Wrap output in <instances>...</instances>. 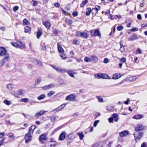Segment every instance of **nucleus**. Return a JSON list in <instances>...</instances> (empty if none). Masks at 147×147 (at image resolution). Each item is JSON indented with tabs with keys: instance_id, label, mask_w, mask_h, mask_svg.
I'll list each match as a JSON object with an SVG mask.
<instances>
[{
	"instance_id": "nucleus-1",
	"label": "nucleus",
	"mask_w": 147,
	"mask_h": 147,
	"mask_svg": "<svg viewBox=\"0 0 147 147\" xmlns=\"http://www.w3.org/2000/svg\"><path fill=\"white\" fill-rule=\"evenodd\" d=\"M24 92V90L20 89L18 92L12 91L11 94L16 97L20 98V96L22 95Z\"/></svg>"
},
{
	"instance_id": "nucleus-2",
	"label": "nucleus",
	"mask_w": 147,
	"mask_h": 147,
	"mask_svg": "<svg viewBox=\"0 0 147 147\" xmlns=\"http://www.w3.org/2000/svg\"><path fill=\"white\" fill-rule=\"evenodd\" d=\"M95 77L98 79L100 78L102 79H110L108 75L106 74H98L94 75Z\"/></svg>"
},
{
	"instance_id": "nucleus-3",
	"label": "nucleus",
	"mask_w": 147,
	"mask_h": 147,
	"mask_svg": "<svg viewBox=\"0 0 147 147\" xmlns=\"http://www.w3.org/2000/svg\"><path fill=\"white\" fill-rule=\"evenodd\" d=\"M144 133L142 132H136L134 134L135 137V140L136 141H137L140 140L142 136Z\"/></svg>"
},
{
	"instance_id": "nucleus-4",
	"label": "nucleus",
	"mask_w": 147,
	"mask_h": 147,
	"mask_svg": "<svg viewBox=\"0 0 147 147\" xmlns=\"http://www.w3.org/2000/svg\"><path fill=\"white\" fill-rule=\"evenodd\" d=\"M50 66L58 72L64 73L67 72V71L65 69H61L59 67H57L56 66L52 65H51Z\"/></svg>"
},
{
	"instance_id": "nucleus-5",
	"label": "nucleus",
	"mask_w": 147,
	"mask_h": 147,
	"mask_svg": "<svg viewBox=\"0 0 147 147\" xmlns=\"http://www.w3.org/2000/svg\"><path fill=\"white\" fill-rule=\"evenodd\" d=\"M25 138L26 140L25 142L26 143H28L32 140L31 134L30 133H27V134L25 135Z\"/></svg>"
},
{
	"instance_id": "nucleus-6",
	"label": "nucleus",
	"mask_w": 147,
	"mask_h": 147,
	"mask_svg": "<svg viewBox=\"0 0 147 147\" xmlns=\"http://www.w3.org/2000/svg\"><path fill=\"white\" fill-rule=\"evenodd\" d=\"M75 96L73 94H71L67 96L65 100L69 101H73L75 100Z\"/></svg>"
},
{
	"instance_id": "nucleus-7",
	"label": "nucleus",
	"mask_w": 147,
	"mask_h": 147,
	"mask_svg": "<svg viewBox=\"0 0 147 147\" xmlns=\"http://www.w3.org/2000/svg\"><path fill=\"white\" fill-rule=\"evenodd\" d=\"M144 127L142 124H138L135 127V130L137 132L142 130L144 129Z\"/></svg>"
},
{
	"instance_id": "nucleus-8",
	"label": "nucleus",
	"mask_w": 147,
	"mask_h": 147,
	"mask_svg": "<svg viewBox=\"0 0 147 147\" xmlns=\"http://www.w3.org/2000/svg\"><path fill=\"white\" fill-rule=\"evenodd\" d=\"M6 50L3 47H0V56H3L6 54Z\"/></svg>"
},
{
	"instance_id": "nucleus-9",
	"label": "nucleus",
	"mask_w": 147,
	"mask_h": 147,
	"mask_svg": "<svg viewBox=\"0 0 147 147\" xmlns=\"http://www.w3.org/2000/svg\"><path fill=\"white\" fill-rule=\"evenodd\" d=\"M66 135V133L64 131L62 132L59 136V140H64L65 138V136Z\"/></svg>"
},
{
	"instance_id": "nucleus-10",
	"label": "nucleus",
	"mask_w": 147,
	"mask_h": 147,
	"mask_svg": "<svg viewBox=\"0 0 147 147\" xmlns=\"http://www.w3.org/2000/svg\"><path fill=\"white\" fill-rule=\"evenodd\" d=\"M47 112V111L44 110L41 111L36 113L35 115V117L38 118L39 117L44 115L45 113Z\"/></svg>"
},
{
	"instance_id": "nucleus-11",
	"label": "nucleus",
	"mask_w": 147,
	"mask_h": 147,
	"mask_svg": "<svg viewBox=\"0 0 147 147\" xmlns=\"http://www.w3.org/2000/svg\"><path fill=\"white\" fill-rule=\"evenodd\" d=\"M9 58V55H7L4 57L3 58V60H2L0 63V66H1L3 65L5 62V61H8Z\"/></svg>"
},
{
	"instance_id": "nucleus-12",
	"label": "nucleus",
	"mask_w": 147,
	"mask_h": 147,
	"mask_svg": "<svg viewBox=\"0 0 147 147\" xmlns=\"http://www.w3.org/2000/svg\"><path fill=\"white\" fill-rule=\"evenodd\" d=\"M129 134V132L127 131H124L119 133L120 136L121 137H124L127 136Z\"/></svg>"
},
{
	"instance_id": "nucleus-13",
	"label": "nucleus",
	"mask_w": 147,
	"mask_h": 147,
	"mask_svg": "<svg viewBox=\"0 0 147 147\" xmlns=\"http://www.w3.org/2000/svg\"><path fill=\"white\" fill-rule=\"evenodd\" d=\"M92 36H97L100 37H101V34L99 30L98 29H95L94 32V33Z\"/></svg>"
},
{
	"instance_id": "nucleus-14",
	"label": "nucleus",
	"mask_w": 147,
	"mask_h": 147,
	"mask_svg": "<svg viewBox=\"0 0 147 147\" xmlns=\"http://www.w3.org/2000/svg\"><path fill=\"white\" fill-rule=\"evenodd\" d=\"M65 104H63L59 106L58 108L55 109L53 110V111H57L61 110L62 108H63L65 106Z\"/></svg>"
},
{
	"instance_id": "nucleus-15",
	"label": "nucleus",
	"mask_w": 147,
	"mask_h": 147,
	"mask_svg": "<svg viewBox=\"0 0 147 147\" xmlns=\"http://www.w3.org/2000/svg\"><path fill=\"white\" fill-rule=\"evenodd\" d=\"M54 86L52 84H50L47 85H46L44 86H43L42 87V88L43 90H47L51 88L52 87H53Z\"/></svg>"
},
{
	"instance_id": "nucleus-16",
	"label": "nucleus",
	"mask_w": 147,
	"mask_h": 147,
	"mask_svg": "<svg viewBox=\"0 0 147 147\" xmlns=\"http://www.w3.org/2000/svg\"><path fill=\"white\" fill-rule=\"evenodd\" d=\"M46 134H43L40 135L39 137V141L40 142H41L42 141L41 140H46L47 138L46 137Z\"/></svg>"
},
{
	"instance_id": "nucleus-17",
	"label": "nucleus",
	"mask_w": 147,
	"mask_h": 147,
	"mask_svg": "<svg viewBox=\"0 0 147 147\" xmlns=\"http://www.w3.org/2000/svg\"><path fill=\"white\" fill-rule=\"evenodd\" d=\"M80 36L85 38H87L88 36L87 33L85 32H80Z\"/></svg>"
},
{
	"instance_id": "nucleus-18",
	"label": "nucleus",
	"mask_w": 147,
	"mask_h": 147,
	"mask_svg": "<svg viewBox=\"0 0 147 147\" xmlns=\"http://www.w3.org/2000/svg\"><path fill=\"white\" fill-rule=\"evenodd\" d=\"M43 24L47 29H49L50 28L51 25L50 23L49 22L47 21H45L43 23Z\"/></svg>"
},
{
	"instance_id": "nucleus-19",
	"label": "nucleus",
	"mask_w": 147,
	"mask_h": 147,
	"mask_svg": "<svg viewBox=\"0 0 147 147\" xmlns=\"http://www.w3.org/2000/svg\"><path fill=\"white\" fill-rule=\"evenodd\" d=\"M121 77V75L120 74L117 73L114 75L113 78L114 79L116 80L119 79Z\"/></svg>"
},
{
	"instance_id": "nucleus-20",
	"label": "nucleus",
	"mask_w": 147,
	"mask_h": 147,
	"mask_svg": "<svg viewBox=\"0 0 147 147\" xmlns=\"http://www.w3.org/2000/svg\"><path fill=\"white\" fill-rule=\"evenodd\" d=\"M67 137L68 138L71 140H73L75 138V136L73 134H68Z\"/></svg>"
},
{
	"instance_id": "nucleus-21",
	"label": "nucleus",
	"mask_w": 147,
	"mask_h": 147,
	"mask_svg": "<svg viewBox=\"0 0 147 147\" xmlns=\"http://www.w3.org/2000/svg\"><path fill=\"white\" fill-rule=\"evenodd\" d=\"M143 117V116L142 115H134L133 118L136 119H140Z\"/></svg>"
},
{
	"instance_id": "nucleus-22",
	"label": "nucleus",
	"mask_w": 147,
	"mask_h": 147,
	"mask_svg": "<svg viewBox=\"0 0 147 147\" xmlns=\"http://www.w3.org/2000/svg\"><path fill=\"white\" fill-rule=\"evenodd\" d=\"M36 126L35 125H32L30 128L29 130V132L31 134L32 133L34 130L36 128Z\"/></svg>"
},
{
	"instance_id": "nucleus-23",
	"label": "nucleus",
	"mask_w": 147,
	"mask_h": 147,
	"mask_svg": "<svg viewBox=\"0 0 147 147\" xmlns=\"http://www.w3.org/2000/svg\"><path fill=\"white\" fill-rule=\"evenodd\" d=\"M57 47L58 51L59 52L62 53L64 52V51L61 45H59L58 44L57 45Z\"/></svg>"
},
{
	"instance_id": "nucleus-24",
	"label": "nucleus",
	"mask_w": 147,
	"mask_h": 147,
	"mask_svg": "<svg viewBox=\"0 0 147 147\" xmlns=\"http://www.w3.org/2000/svg\"><path fill=\"white\" fill-rule=\"evenodd\" d=\"M78 135L79 136L80 139L81 140H82L84 136L83 133L82 132H79L78 133Z\"/></svg>"
},
{
	"instance_id": "nucleus-25",
	"label": "nucleus",
	"mask_w": 147,
	"mask_h": 147,
	"mask_svg": "<svg viewBox=\"0 0 147 147\" xmlns=\"http://www.w3.org/2000/svg\"><path fill=\"white\" fill-rule=\"evenodd\" d=\"M128 80L130 81H133L136 80L137 78L136 76L134 77H131L130 76H128Z\"/></svg>"
},
{
	"instance_id": "nucleus-26",
	"label": "nucleus",
	"mask_w": 147,
	"mask_h": 147,
	"mask_svg": "<svg viewBox=\"0 0 147 147\" xmlns=\"http://www.w3.org/2000/svg\"><path fill=\"white\" fill-rule=\"evenodd\" d=\"M18 48L22 49L24 48L25 47V45L24 43H23L22 42H19V44H18Z\"/></svg>"
},
{
	"instance_id": "nucleus-27",
	"label": "nucleus",
	"mask_w": 147,
	"mask_h": 147,
	"mask_svg": "<svg viewBox=\"0 0 147 147\" xmlns=\"http://www.w3.org/2000/svg\"><path fill=\"white\" fill-rule=\"evenodd\" d=\"M31 30V28L28 26H26L25 28L24 32L25 33H30Z\"/></svg>"
},
{
	"instance_id": "nucleus-28",
	"label": "nucleus",
	"mask_w": 147,
	"mask_h": 147,
	"mask_svg": "<svg viewBox=\"0 0 147 147\" xmlns=\"http://www.w3.org/2000/svg\"><path fill=\"white\" fill-rule=\"evenodd\" d=\"M91 59L92 60L95 62H97L98 61V58L95 56L94 55H92L91 56Z\"/></svg>"
},
{
	"instance_id": "nucleus-29",
	"label": "nucleus",
	"mask_w": 147,
	"mask_h": 147,
	"mask_svg": "<svg viewBox=\"0 0 147 147\" xmlns=\"http://www.w3.org/2000/svg\"><path fill=\"white\" fill-rule=\"evenodd\" d=\"M46 97L45 95L42 94L37 97V99L39 100H40L44 99Z\"/></svg>"
},
{
	"instance_id": "nucleus-30",
	"label": "nucleus",
	"mask_w": 147,
	"mask_h": 147,
	"mask_svg": "<svg viewBox=\"0 0 147 147\" xmlns=\"http://www.w3.org/2000/svg\"><path fill=\"white\" fill-rule=\"evenodd\" d=\"M87 9V10L86 13V15L88 16L90 15L91 12V9L90 8H88Z\"/></svg>"
},
{
	"instance_id": "nucleus-31",
	"label": "nucleus",
	"mask_w": 147,
	"mask_h": 147,
	"mask_svg": "<svg viewBox=\"0 0 147 147\" xmlns=\"http://www.w3.org/2000/svg\"><path fill=\"white\" fill-rule=\"evenodd\" d=\"M92 61V59L90 58L87 57H86L84 59V61L85 62H91Z\"/></svg>"
},
{
	"instance_id": "nucleus-32",
	"label": "nucleus",
	"mask_w": 147,
	"mask_h": 147,
	"mask_svg": "<svg viewBox=\"0 0 147 147\" xmlns=\"http://www.w3.org/2000/svg\"><path fill=\"white\" fill-rule=\"evenodd\" d=\"M65 22L67 24L70 25L72 24L73 21L70 19H67L65 20Z\"/></svg>"
},
{
	"instance_id": "nucleus-33",
	"label": "nucleus",
	"mask_w": 147,
	"mask_h": 147,
	"mask_svg": "<svg viewBox=\"0 0 147 147\" xmlns=\"http://www.w3.org/2000/svg\"><path fill=\"white\" fill-rule=\"evenodd\" d=\"M138 39L136 35L134 34L132 35L131 37L130 38V40L131 41H133Z\"/></svg>"
},
{
	"instance_id": "nucleus-34",
	"label": "nucleus",
	"mask_w": 147,
	"mask_h": 147,
	"mask_svg": "<svg viewBox=\"0 0 147 147\" xmlns=\"http://www.w3.org/2000/svg\"><path fill=\"white\" fill-rule=\"evenodd\" d=\"M68 74L69 75L72 77H74V75L73 74L74 72L71 70H69L67 72Z\"/></svg>"
},
{
	"instance_id": "nucleus-35",
	"label": "nucleus",
	"mask_w": 147,
	"mask_h": 147,
	"mask_svg": "<svg viewBox=\"0 0 147 147\" xmlns=\"http://www.w3.org/2000/svg\"><path fill=\"white\" fill-rule=\"evenodd\" d=\"M55 93V92L53 91H51L48 92L47 94L48 96L50 97L54 94Z\"/></svg>"
},
{
	"instance_id": "nucleus-36",
	"label": "nucleus",
	"mask_w": 147,
	"mask_h": 147,
	"mask_svg": "<svg viewBox=\"0 0 147 147\" xmlns=\"http://www.w3.org/2000/svg\"><path fill=\"white\" fill-rule=\"evenodd\" d=\"M120 51L121 52H123L125 50V48L123 46V45L120 42Z\"/></svg>"
},
{
	"instance_id": "nucleus-37",
	"label": "nucleus",
	"mask_w": 147,
	"mask_h": 147,
	"mask_svg": "<svg viewBox=\"0 0 147 147\" xmlns=\"http://www.w3.org/2000/svg\"><path fill=\"white\" fill-rule=\"evenodd\" d=\"M23 24L24 25H28L29 24V22L26 19H24L23 21Z\"/></svg>"
},
{
	"instance_id": "nucleus-38",
	"label": "nucleus",
	"mask_w": 147,
	"mask_h": 147,
	"mask_svg": "<svg viewBox=\"0 0 147 147\" xmlns=\"http://www.w3.org/2000/svg\"><path fill=\"white\" fill-rule=\"evenodd\" d=\"M88 2V1L87 0H85L83 1L82 3L80 5V7H82L85 5Z\"/></svg>"
},
{
	"instance_id": "nucleus-39",
	"label": "nucleus",
	"mask_w": 147,
	"mask_h": 147,
	"mask_svg": "<svg viewBox=\"0 0 147 147\" xmlns=\"http://www.w3.org/2000/svg\"><path fill=\"white\" fill-rule=\"evenodd\" d=\"M60 57L62 58L63 59H65L66 57L67 56L64 53H61L60 55Z\"/></svg>"
},
{
	"instance_id": "nucleus-40",
	"label": "nucleus",
	"mask_w": 147,
	"mask_h": 147,
	"mask_svg": "<svg viewBox=\"0 0 147 147\" xmlns=\"http://www.w3.org/2000/svg\"><path fill=\"white\" fill-rule=\"evenodd\" d=\"M20 101L22 102H27L28 101V99L26 98H22L20 100Z\"/></svg>"
},
{
	"instance_id": "nucleus-41",
	"label": "nucleus",
	"mask_w": 147,
	"mask_h": 147,
	"mask_svg": "<svg viewBox=\"0 0 147 147\" xmlns=\"http://www.w3.org/2000/svg\"><path fill=\"white\" fill-rule=\"evenodd\" d=\"M42 34V32L41 31H38L37 32V38H39L41 35Z\"/></svg>"
},
{
	"instance_id": "nucleus-42",
	"label": "nucleus",
	"mask_w": 147,
	"mask_h": 147,
	"mask_svg": "<svg viewBox=\"0 0 147 147\" xmlns=\"http://www.w3.org/2000/svg\"><path fill=\"white\" fill-rule=\"evenodd\" d=\"M11 44L13 46L18 48V44L15 42H11Z\"/></svg>"
},
{
	"instance_id": "nucleus-43",
	"label": "nucleus",
	"mask_w": 147,
	"mask_h": 147,
	"mask_svg": "<svg viewBox=\"0 0 147 147\" xmlns=\"http://www.w3.org/2000/svg\"><path fill=\"white\" fill-rule=\"evenodd\" d=\"M98 11H97V10H96L95 9L92 8V9H91V12L92 13L94 14H96L97 12Z\"/></svg>"
},
{
	"instance_id": "nucleus-44",
	"label": "nucleus",
	"mask_w": 147,
	"mask_h": 147,
	"mask_svg": "<svg viewBox=\"0 0 147 147\" xmlns=\"http://www.w3.org/2000/svg\"><path fill=\"white\" fill-rule=\"evenodd\" d=\"M97 99H98V101L100 102H103V99L101 97L99 96L98 97H97Z\"/></svg>"
},
{
	"instance_id": "nucleus-45",
	"label": "nucleus",
	"mask_w": 147,
	"mask_h": 147,
	"mask_svg": "<svg viewBox=\"0 0 147 147\" xmlns=\"http://www.w3.org/2000/svg\"><path fill=\"white\" fill-rule=\"evenodd\" d=\"M138 53L140 54H141L142 53L141 50L139 48H138L137 49V50H136V53H135V54H137Z\"/></svg>"
},
{
	"instance_id": "nucleus-46",
	"label": "nucleus",
	"mask_w": 147,
	"mask_h": 147,
	"mask_svg": "<svg viewBox=\"0 0 147 147\" xmlns=\"http://www.w3.org/2000/svg\"><path fill=\"white\" fill-rule=\"evenodd\" d=\"M19 9V7L17 6H16L13 7V10L14 12L16 11Z\"/></svg>"
},
{
	"instance_id": "nucleus-47",
	"label": "nucleus",
	"mask_w": 147,
	"mask_h": 147,
	"mask_svg": "<svg viewBox=\"0 0 147 147\" xmlns=\"http://www.w3.org/2000/svg\"><path fill=\"white\" fill-rule=\"evenodd\" d=\"M99 122V121L98 120L94 121L93 124V126L94 127H96Z\"/></svg>"
},
{
	"instance_id": "nucleus-48",
	"label": "nucleus",
	"mask_w": 147,
	"mask_h": 147,
	"mask_svg": "<svg viewBox=\"0 0 147 147\" xmlns=\"http://www.w3.org/2000/svg\"><path fill=\"white\" fill-rule=\"evenodd\" d=\"M123 27L122 26H118L117 27V30L119 31L123 29Z\"/></svg>"
},
{
	"instance_id": "nucleus-49",
	"label": "nucleus",
	"mask_w": 147,
	"mask_h": 147,
	"mask_svg": "<svg viewBox=\"0 0 147 147\" xmlns=\"http://www.w3.org/2000/svg\"><path fill=\"white\" fill-rule=\"evenodd\" d=\"M78 15V12L76 11H75L73 12L72 15L74 17L77 16Z\"/></svg>"
},
{
	"instance_id": "nucleus-50",
	"label": "nucleus",
	"mask_w": 147,
	"mask_h": 147,
	"mask_svg": "<svg viewBox=\"0 0 147 147\" xmlns=\"http://www.w3.org/2000/svg\"><path fill=\"white\" fill-rule=\"evenodd\" d=\"M147 143L145 142H143L141 146V147H146Z\"/></svg>"
},
{
	"instance_id": "nucleus-51",
	"label": "nucleus",
	"mask_w": 147,
	"mask_h": 147,
	"mask_svg": "<svg viewBox=\"0 0 147 147\" xmlns=\"http://www.w3.org/2000/svg\"><path fill=\"white\" fill-rule=\"evenodd\" d=\"M138 30V28H132V29H131V30H130L132 32H135V31H137Z\"/></svg>"
},
{
	"instance_id": "nucleus-52",
	"label": "nucleus",
	"mask_w": 147,
	"mask_h": 147,
	"mask_svg": "<svg viewBox=\"0 0 147 147\" xmlns=\"http://www.w3.org/2000/svg\"><path fill=\"white\" fill-rule=\"evenodd\" d=\"M3 102L5 104H6L7 105H9V101L6 100H4Z\"/></svg>"
},
{
	"instance_id": "nucleus-53",
	"label": "nucleus",
	"mask_w": 147,
	"mask_h": 147,
	"mask_svg": "<svg viewBox=\"0 0 147 147\" xmlns=\"http://www.w3.org/2000/svg\"><path fill=\"white\" fill-rule=\"evenodd\" d=\"M15 85L12 84H10V90L14 88Z\"/></svg>"
},
{
	"instance_id": "nucleus-54",
	"label": "nucleus",
	"mask_w": 147,
	"mask_h": 147,
	"mask_svg": "<svg viewBox=\"0 0 147 147\" xmlns=\"http://www.w3.org/2000/svg\"><path fill=\"white\" fill-rule=\"evenodd\" d=\"M36 63H37L38 65H42V63L40 61H39L37 59H36Z\"/></svg>"
},
{
	"instance_id": "nucleus-55",
	"label": "nucleus",
	"mask_w": 147,
	"mask_h": 147,
	"mask_svg": "<svg viewBox=\"0 0 147 147\" xmlns=\"http://www.w3.org/2000/svg\"><path fill=\"white\" fill-rule=\"evenodd\" d=\"M126 60V58L125 57H122L120 59L121 61L123 62H125Z\"/></svg>"
},
{
	"instance_id": "nucleus-56",
	"label": "nucleus",
	"mask_w": 147,
	"mask_h": 147,
	"mask_svg": "<svg viewBox=\"0 0 147 147\" xmlns=\"http://www.w3.org/2000/svg\"><path fill=\"white\" fill-rule=\"evenodd\" d=\"M112 144V142L111 141H109L108 142V144L107 145V147H110Z\"/></svg>"
},
{
	"instance_id": "nucleus-57",
	"label": "nucleus",
	"mask_w": 147,
	"mask_h": 147,
	"mask_svg": "<svg viewBox=\"0 0 147 147\" xmlns=\"http://www.w3.org/2000/svg\"><path fill=\"white\" fill-rule=\"evenodd\" d=\"M108 59L107 58H105L104 59L103 62L105 63H108Z\"/></svg>"
},
{
	"instance_id": "nucleus-58",
	"label": "nucleus",
	"mask_w": 147,
	"mask_h": 147,
	"mask_svg": "<svg viewBox=\"0 0 147 147\" xmlns=\"http://www.w3.org/2000/svg\"><path fill=\"white\" fill-rule=\"evenodd\" d=\"M137 17L139 20H141L142 19L141 16L140 14H138L137 15Z\"/></svg>"
},
{
	"instance_id": "nucleus-59",
	"label": "nucleus",
	"mask_w": 147,
	"mask_h": 147,
	"mask_svg": "<svg viewBox=\"0 0 147 147\" xmlns=\"http://www.w3.org/2000/svg\"><path fill=\"white\" fill-rule=\"evenodd\" d=\"M78 41V40H75L73 41V43L74 44L76 45L77 44Z\"/></svg>"
},
{
	"instance_id": "nucleus-60",
	"label": "nucleus",
	"mask_w": 147,
	"mask_h": 147,
	"mask_svg": "<svg viewBox=\"0 0 147 147\" xmlns=\"http://www.w3.org/2000/svg\"><path fill=\"white\" fill-rule=\"evenodd\" d=\"M14 138V136L13 134H10V138H11V139H13Z\"/></svg>"
},
{
	"instance_id": "nucleus-61",
	"label": "nucleus",
	"mask_w": 147,
	"mask_h": 147,
	"mask_svg": "<svg viewBox=\"0 0 147 147\" xmlns=\"http://www.w3.org/2000/svg\"><path fill=\"white\" fill-rule=\"evenodd\" d=\"M109 121V123H111L113 121V119L112 117H110L108 119Z\"/></svg>"
},
{
	"instance_id": "nucleus-62",
	"label": "nucleus",
	"mask_w": 147,
	"mask_h": 147,
	"mask_svg": "<svg viewBox=\"0 0 147 147\" xmlns=\"http://www.w3.org/2000/svg\"><path fill=\"white\" fill-rule=\"evenodd\" d=\"M117 116V115L116 113H114L113 115V117L114 118H116Z\"/></svg>"
},
{
	"instance_id": "nucleus-63",
	"label": "nucleus",
	"mask_w": 147,
	"mask_h": 147,
	"mask_svg": "<svg viewBox=\"0 0 147 147\" xmlns=\"http://www.w3.org/2000/svg\"><path fill=\"white\" fill-rule=\"evenodd\" d=\"M94 8L96 9V10L97 11H98V10L100 9V7L98 6H95V7Z\"/></svg>"
},
{
	"instance_id": "nucleus-64",
	"label": "nucleus",
	"mask_w": 147,
	"mask_h": 147,
	"mask_svg": "<svg viewBox=\"0 0 147 147\" xmlns=\"http://www.w3.org/2000/svg\"><path fill=\"white\" fill-rule=\"evenodd\" d=\"M54 5L56 7H59V6L60 4H59V3H55L54 4Z\"/></svg>"
}]
</instances>
